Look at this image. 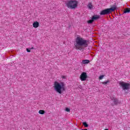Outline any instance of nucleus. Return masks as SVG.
<instances>
[{"instance_id":"1","label":"nucleus","mask_w":130,"mask_h":130,"mask_svg":"<svg viewBox=\"0 0 130 130\" xmlns=\"http://www.w3.org/2000/svg\"><path fill=\"white\" fill-rule=\"evenodd\" d=\"M88 42H89L88 40H85L80 37H78L76 38L75 43H74L75 49L76 50H83V47H88Z\"/></svg>"},{"instance_id":"2","label":"nucleus","mask_w":130,"mask_h":130,"mask_svg":"<svg viewBox=\"0 0 130 130\" xmlns=\"http://www.w3.org/2000/svg\"><path fill=\"white\" fill-rule=\"evenodd\" d=\"M54 88L56 92H57L59 94H61L62 92L64 91V83L63 82L59 83L55 81L54 84Z\"/></svg>"},{"instance_id":"3","label":"nucleus","mask_w":130,"mask_h":130,"mask_svg":"<svg viewBox=\"0 0 130 130\" xmlns=\"http://www.w3.org/2000/svg\"><path fill=\"white\" fill-rule=\"evenodd\" d=\"M78 5H79V2L76 0L68 1L66 3L67 8L71 10H75V9L78 7Z\"/></svg>"},{"instance_id":"4","label":"nucleus","mask_w":130,"mask_h":130,"mask_svg":"<svg viewBox=\"0 0 130 130\" xmlns=\"http://www.w3.org/2000/svg\"><path fill=\"white\" fill-rule=\"evenodd\" d=\"M116 8L115 7H112L111 8H108L103 10L101 13L100 15H108L112 12H114Z\"/></svg>"},{"instance_id":"5","label":"nucleus","mask_w":130,"mask_h":130,"mask_svg":"<svg viewBox=\"0 0 130 130\" xmlns=\"http://www.w3.org/2000/svg\"><path fill=\"white\" fill-rule=\"evenodd\" d=\"M119 84V85H120L123 90H128V89H129V87H130L129 83H125L124 82H120Z\"/></svg>"},{"instance_id":"6","label":"nucleus","mask_w":130,"mask_h":130,"mask_svg":"<svg viewBox=\"0 0 130 130\" xmlns=\"http://www.w3.org/2000/svg\"><path fill=\"white\" fill-rule=\"evenodd\" d=\"M87 78H88V76L86 72H83L80 75V80L82 82L86 81V80H87Z\"/></svg>"},{"instance_id":"7","label":"nucleus","mask_w":130,"mask_h":130,"mask_svg":"<svg viewBox=\"0 0 130 130\" xmlns=\"http://www.w3.org/2000/svg\"><path fill=\"white\" fill-rule=\"evenodd\" d=\"M111 100L113 101V103H112V105H117V104H119V102L118 101V100L116 99L115 97L112 96L111 98Z\"/></svg>"},{"instance_id":"8","label":"nucleus","mask_w":130,"mask_h":130,"mask_svg":"<svg viewBox=\"0 0 130 130\" xmlns=\"http://www.w3.org/2000/svg\"><path fill=\"white\" fill-rule=\"evenodd\" d=\"M32 26L34 28H38L39 27V22L35 21L33 23Z\"/></svg>"},{"instance_id":"9","label":"nucleus","mask_w":130,"mask_h":130,"mask_svg":"<svg viewBox=\"0 0 130 130\" xmlns=\"http://www.w3.org/2000/svg\"><path fill=\"white\" fill-rule=\"evenodd\" d=\"M99 18H100V17L99 15H94L92 16L91 19L94 21H96V20H98V19H99Z\"/></svg>"},{"instance_id":"10","label":"nucleus","mask_w":130,"mask_h":130,"mask_svg":"<svg viewBox=\"0 0 130 130\" xmlns=\"http://www.w3.org/2000/svg\"><path fill=\"white\" fill-rule=\"evenodd\" d=\"M90 62V60L88 59L83 60L81 62V64H86L87 63H89Z\"/></svg>"},{"instance_id":"11","label":"nucleus","mask_w":130,"mask_h":130,"mask_svg":"<svg viewBox=\"0 0 130 130\" xmlns=\"http://www.w3.org/2000/svg\"><path fill=\"white\" fill-rule=\"evenodd\" d=\"M88 8L91 10V9L93 8V5H92V3H89L88 5Z\"/></svg>"},{"instance_id":"12","label":"nucleus","mask_w":130,"mask_h":130,"mask_svg":"<svg viewBox=\"0 0 130 130\" xmlns=\"http://www.w3.org/2000/svg\"><path fill=\"white\" fill-rule=\"evenodd\" d=\"M129 12H130V8H126L124 11V14H126V13H129Z\"/></svg>"},{"instance_id":"13","label":"nucleus","mask_w":130,"mask_h":130,"mask_svg":"<svg viewBox=\"0 0 130 130\" xmlns=\"http://www.w3.org/2000/svg\"><path fill=\"white\" fill-rule=\"evenodd\" d=\"M39 113H40V114H44V113H45V111L44 110H40L39 111Z\"/></svg>"},{"instance_id":"14","label":"nucleus","mask_w":130,"mask_h":130,"mask_svg":"<svg viewBox=\"0 0 130 130\" xmlns=\"http://www.w3.org/2000/svg\"><path fill=\"white\" fill-rule=\"evenodd\" d=\"M83 124L85 126V127H88V126H89V125H88V124H87L86 122H83Z\"/></svg>"},{"instance_id":"15","label":"nucleus","mask_w":130,"mask_h":130,"mask_svg":"<svg viewBox=\"0 0 130 130\" xmlns=\"http://www.w3.org/2000/svg\"><path fill=\"white\" fill-rule=\"evenodd\" d=\"M93 22H94V21L92 20V18H91V20H89L87 21V23L88 24H92V23H93Z\"/></svg>"},{"instance_id":"16","label":"nucleus","mask_w":130,"mask_h":130,"mask_svg":"<svg viewBox=\"0 0 130 130\" xmlns=\"http://www.w3.org/2000/svg\"><path fill=\"white\" fill-rule=\"evenodd\" d=\"M108 83H109V80H107V81H105L102 82V84L103 85H106L107 84H108Z\"/></svg>"},{"instance_id":"17","label":"nucleus","mask_w":130,"mask_h":130,"mask_svg":"<svg viewBox=\"0 0 130 130\" xmlns=\"http://www.w3.org/2000/svg\"><path fill=\"white\" fill-rule=\"evenodd\" d=\"M104 78V75H101V76H100L99 79L100 80H102V79H103Z\"/></svg>"},{"instance_id":"18","label":"nucleus","mask_w":130,"mask_h":130,"mask_svg":"<svg viewBox=\"0 0 130 130\" xmlns=\"http://www.w3.org/2000/svg\"><path fill=\"white\" fill-rule=\"evenodd\" d=\"M66 111H67V112H70V111H71V110L68 108H67L66 109Z\"/></svg>"},{"instance_id":"19","label":"nucleus","mask_w":130,"mask_h":130,"mask_svg":"<svg viewBox=\"0 0 130 130\" xmlns=\"http://www.w3.org/2000/svg\"><path fill=\"white\" fill-rule=\"evenodd\" d=\"M26 51H27V52H31V49H28V48H27L26 49Z\"/></svg>"},{"instance_id":"20","label":"nucleus","mask_w":130,"mask_h":130,"mask_svg":"<svg viewBox=\"0 0 130 130\" xmlns=\"http://www.w3.org/2000/svg\"><path fill=\"white\" fill-rule=\"evenodd\" d=\"M61 78H62V79H66V76H62L61 77Z\"/></svg>"},{"instance_id":"21","label":"nucleus","mask_w":130,"mask_h":130,"mask_svg":"<svg viewBox=\"0 0 130 130\" xmlns=\"http://www.w3.org/2000/svg\"><path fill=\"white\" fill-rule=\"evenodd\" d=\"M31 50V49H34V47H32L31 48H29Z\"/></svg>"},{"instance_id":"22","label":"nucleus","mask_w":130,"mask_h":130,"mask_svg":"<svg viewBox=\"0 0 130 130\" xmlns=\"http://www.w3.org/2000/svg\"><path fill=\"white\" fill-rule=\"evenodd\" d=\"M105 130H108V129H106Z\"/></svg>"}]
</instances>
